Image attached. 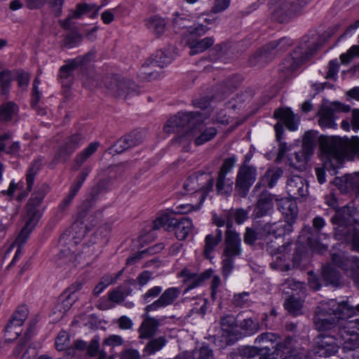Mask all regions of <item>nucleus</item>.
Wrapping results in <instances>:
<instances>
[{
  "mask_svg": "<svg viewBox=\"0 0 359 359\" xmlns=\"http://www.w3.org/2000/svg\"><path fill=\"white\" fill-rule=\"evenodd\" d=\"M320 145L325 155L323 167L316 168V174L320 184L325 182V170L337 174L336 170L342 167L344 158L352 156H359V137L351 139L337 136L320 137Z\"/></svg>",
  "mask_w": 359,
  "mask_h": 359,
  "instance_id": "obj_1",
  "label": "nucleus"
},
{
  "mask_svg": "<svg viewBox=\"0 0 359 359\" xmlns=\"http://www.w3.org/2000/svg\"><path fill=\"white\" fill-rule=\"evenodd\" d=\"M353 308L346 302H337L330 299L321 302L316 309L313 318V325L319 332H329L334 334L339 326L341 322L346 320L353 313Z\"/></svg>",
  "mask_w": 359,
  "mask_h": 359,
  "instance_id": "obj_2",
  "label": "nucleus"
},
{
  "mask_svg": "<svg viewBox=\"0 0 359 359\" xmlns=\"http://www.w3.org/2000/svg\"><path fill=\"white\" fill-rule=\"evenodd\" d=\"M290 338L280 340L279 335L272 332H265L259 334L255 339V343H270L272 345L257 346H244L238 350L241 359H275L278 355L283 353L285 349L289 348Z\"/></svg>",
  "mask_w": 359,
  "mask_h": 359,
  "instance_id": "obj_3",
  "label": "nucleus"
},
{
  "mask_svg": "<svg viewBox=\"0 0 359 359\" xmlns=\"http://www.w3.org/2000/svg\"><path fill=\"white\" fill-rule=\"evenodd\" d=\"M355 213V208L353 205H347L336 211L331 222L337 225L335 229L336 236L346 239L352 237L353 250L359 252V230L354 226L357 222L354 217Z\"/></svg>",
  "mask_w": 359,
  "mask_h": 359,
  "instance_id": "obj_4",
  "label": "nucleus"
},
{
  "mask_svg": "<svg viewBox=\"0 0 359 359\" xmlns=\"http://www.w3.org/2000/svg\"><path fill=\"white\" fill-rule=\"evenodd\" d=\"M48 186L43 184L38 188L31 196L26 205V212L24 215L25 225L22 227L18 239L25 243L32 232L41 217L39 206L42 203L47 194Z\"/></svg>",
  "mask_w": 359,
  "mask_h": 359,
  "instance_id": "obj_5",
  "label": "nucleus"
},
{
  "mask_svg": "<svg viewBox=\"0 0 359 359\" xmlns=\"http://www.w3.org/2000/svg\"><path fill=\"white\" fill-rule=\"evenodd\" d=\"M310 0H271V17L280 23L287 22L300 15Z\"/></svg>",
  "mask_w": 359,
  "mask_h": 359,
  "instance_id": "obj_6",
  "label": "nucleus"
},
{
  "mask_svg": "<svg viewBox=\"0 0 359 359\" xmlns=\"http://www.w3.org/2000/svg\"><path fill=\"white\" fill-rule=\"evenodd\" d=\"M242 253L240 234L234 230L225 231L224 248L222 261V274L227 278L234 269V260Z\"/></svg>",
  "mask_w": 359,
  "mask_h": 359,
  "instance_id": "obj_7",
  "label": "nucleus"
},
{
  "mask_svg": "<svg viewBox=\"0 0 359 359\" xmlns=\"http://www.w3.org/2000/svg\"><path fill=\"white\" fill-rule=\"evenodd\" d=\"M205 118V116L198 111L179 112L166 122L163 130L167 133L176 132L177 137L201 126Z\"/></svg>",
  "mask_w": 359,
  "mask_h": 359,
  "instance_id": "obj_8",
  "label": "nucleus"
},
{
  "mask_svg": "<svg viewBox=\"0 0 359 359\" xmlns=\"http://www.w3.org/2000/svg\"><path fill=\"white\" fill-rule=\"evenodd\" d=\"M273 117L279 121L274 126L276 137L279 142L278 158L281 159L285 154L287 147V143L282 142L284 132L283 124L291 131H294L298 128V120L290 108H279L274 111Z\"/></svg>",
  "mask_w": 359,
  "mask_h": 359,
  "instance_id": "obj_9",
  "label": "nucleus"
},
{
  "mask_svg": "<svg viewBox=\"0 0 359 359\" xmlns=\"http://www.w3.org/2000/svg\"><path fill=\"white\" fill-rule=\"evenodd\" d=\"M318 48V43L309 42L308 39L304 37L293 52L285 57L282 62V70L295 71L301 65L308 60L317 51Z\"/></svg>",
  "mask_w": 359,
  "mask_h": 359,
  "instance_id": "obj_10",
  "label": "nucleus"
},
{
  "mask_svg": "<svg viewBox=\"0 0 359 359\" xmlns=\"http://www.w3.org/2000/svg\"><path fill=\"white\" fill-rule=\"evenodd\" d=\"M292 44V40L287 37H283L278 41H272L255 53L249 62L251 65H255L262 60L285 51Z\"/></svg>",
  "mask_w": 359,
  "mask_h": 359,
  "instance_id": "obj_11",
  "label": "nucleus"
},
{
  "mask_svg": "<svg viewBox=\"0 0 359 359\" xmlns=\"http://www.w3.org/2000/svg\"><path fill=\"white\" fill-rule=\"evenodd\" d=\"M332 262L353 280L359 290V257H348L344 253H334L332 254Z\"/></svg>",
  "mask_w": 359,
  "mask_h": 359,
  "instance_id": "obj_12",
  "label": "nucleus"
},
{
  "mask_svg": "<svg viewBox=\"0 0 359 359\" xmlns=\"http://www.w3.org/2000/svg\"><path fill=\"white\" fill-rule=\"evenodd\" d=\"M257 177V169L255 165H240L235 180V189L238 196L245 198Z\"/></svg>",
  "mask_w": 359,
  "mask_h": 359,
  "instance_id": "obj_13",
  "label": "nucleus"
},
{
  "mask_svg": "<svg viewBox=\"0 0 359 359\" xmlns=\"http://www.w3.org/2000/svg\"><path fill=\"white\" fill-rule=\"evenodd\" d=\"M217 135V130L214 127H210L201 131L196 127L188 133L180 135L176 137L175 141L181 144L184 149L189 147L190 143L194 141L196 146H200L213 139Z\"/></svg>",
  "mask_w": 359,
  "mask_h": 359,
  "instance_id": "obj_14",
  "label": "nucleus"
},
{
  "mask_svg": "<svg viewBox=\"0 0 359 359\" xmlns=\"http://www.w3.org/2000/svg\"><path fill=\"white\" fill-rule=\"evenodd\" d=\"M346 320L341 322V326L334 331L335 339L339 347L344 351H350L359 348V334L352 328H345Z\"/></svg>",
  "mask_w": 359,
  "mask_h": 359,
  "instance_id": "obj_15",
  "label": "nucleus"
},
{
  "mask_svg": "<svg viewBox=\"0 0 359 359\" xmlns=\"http://www.w3.org/2000/svg\"><path fill=\"white\" fill-rule=\"evenodd\" d=\"M350 110V106L338 102L323 105L318 112V124L322 128H335L337 126L335 123V114L339 111L348 112Z\"/></svg>",
  "mask_w": 359,
  "mask_h": 359,
  "instance_id": "obj_16",
  "label": "nucleus"
},
{
  "mask_svg": "<svg viewBox=\"0 0 359 359\" xmlns=\"http://www.w3.org/2000/svg\"><path fill=\"white\" fill-rule=\"evenodd\" d=\"M29 315V309L25 305H21L12 314L7 325L5 327L6 340L13 341L22 332L21 326L24 324Z\"/></svg>",
  "mask_w": 359,
  "mask_h": 359,
  "instance_id": "obj_17",
  "label": "nucleus"
},
{
  "mask_svg": "<svg viewBox=\"0 0 359 359\" xmlns=\"http://www.w3.org/2000/svg\"><path fill=\"white\" fill-rule=\"evenodd\" d=\"M334 334L321 333L313 339V352L319 357H330L338 351Z\"/></svg>",
  "mask_w": 359,
  "mask_h": 359,
  "instance_id": "obj_18",
  "label": "nucleus"
},
{
  "mask_svg": "<svg viewBox=\"0 0 359 359\" xmlns=\"http://www.w3.org/2000/svg\"><path fill=\"white\" fill-rule=\"evenodd\" d=\"M95 53L90 51L83 55H80L70 60L68 64L60 69L59 77L64 86H69L72 81L74 69L90 62L94 57Z\"/></svg>",
  "mask_w": 359,
  "mask_h": 359,
  "instance_id": "obj_19",
  "label": "nucleus"
},
{
  "mask_svg": "<svg viewBox=\"0 0 359 359\" xmlns=\"http://www.w3.org/2000/svg\"><path fill=\"white\" fill-rule=\"evenodd\" d=\"M83 142L84 140L81 134H74L65 138L57 149L54 161H67Z\"/></svg>",
  "mask_w": 359,
  "mask_h": 359,
  "instance_id": "obj_20",
  "label": "nucleus"
},
{
  "mask_svg": "<svg viewBox=\"0 0 359 359\" xmlns=\"http://www.w3.org/2000/svg\"><path fill=\"white\" fill-rule=\"evenodd\" d=\"M180 293L181 290L179 287H172L167 288L161 293V295L156 300L145 307V312L149 313L151 311H156L161 308H165L173 304L180 297Z\"/></svg>",
  "mask_w": 359,
  "mask_h": 359,
  "instance_id": "obj_21",
  "label": "nucleus"
},
{
  "mask_svg": "<svg viewBox=\"0 0 359 359\" xmlns=\"http://www.w3.org/2000/svg\"><path fill=\"white\" fill-rule=\"evenodd\" d=\"M212 273L213 271L212 269L206 270L202 273L198 274L187 269H184L180 273V276L183 278V283L187 287L184 292L186 293L195 287L201 286L205 280L212 276Z\"/></svg>",
  "mask_w": 359,
  "mask_h": 359,
  "instance_id": "obj_22",
  "label": "nucleus"
},
{
  "mask_svg": "<svg viewBox=\"0 0 359 359\" xmlns=\"http://www.w3.org/2000/svg\"><path fill=\"white\" fill-rule=\"evenodd\" d=\"M286 189L290 198L306 197L309 194V185L306 180L297 175H292L288 179Z\"/></svg>",
  "mask_w": 359,
  "mask_h": 359,
  "instance_id": "obj_23",
  "label": "nucleus"
},
{
  "mask_svg": "<svg viewBox=\"0 0 359 359\" xmlns=\"http://www.w3.org/2000/svg\"><path fill=\"white\" fill-rule=\"evenodd\" d=\"M143 140L142 133L133 131L118 140L110 148V153L121 154L124 151L140 144Z\"/></svg>",
  "mask_w": 359,
  "mask_h": 359,
  "instance_id": "obj_24",
  "label": "nucleus"
},
{
  "mask_svg": "<svg viewBox=\"0 0 359 359\" xmlns=\"http://www.w3.org/2000/svg\"><path fill=\"white\" fill-rule=\"evenodd\" d=\"M273 211V195L268 191H262L255 204L252 217L259 219L271 215Z\"/></svg>",
  "mask_w": 359,
  "mask_h": 359,
  "instance_id": "obj_25",
  "label": "nucleus"
},
{
  "mask_svg": "<svg viewBox=\"0 0 359 359\" xmlns=\"http://www.w3.org/2000/svg\"><path fill=\"white\" fill-rule=\"evenodd\" d=\"M142 316L143 321L142 322L138 332L140 339H151L156 334L159 326L161 325V320L163 319H157L148 315L149 313Z\"/></svg>",
  "mask_w": 359,
  "mask_h": 359,
  "instance_id": "obj_26",
  "label": "nucleus"
},
{
  "mask_svg": "<svg viewBox=\"0 0 359 359\" xmlns=\"http://www.w3.org/2000/svg\"><path fill=\"white\" fill-rule=\"evenodd\" d=\"M293 224L287 222L285 220L278 222H268L265 224L262 228L264 233L272 235L276 238H278L285 234L290 233L293 230Z\"/></svg>",
  "mask_w": 359,
  "mask_h": 359,
  "instance_id": "obj_27",
  "label": "nucleus"
},
{
  "mask_svg": "<svg viewBox=\"0 0 359 359\" xmlns=\"http://www.w3.org/2000/svg\"><path fill=\"white\" fill-rule=\"evenodd\" d=\"M171 230L175 231V233L178 240H184L193 229V224L191 219L182 217L180 219L173 218L170 220Z\"/></svg>",
  "mask_w": 359,
  "mask_h": 359,
  "instance_id": "obj_28",
  "label": "nucleus"
},
{
  "mask_svg": "<svg viewBox=\"0 0 359 359\" xmlns=\"http://www.w3.org/2000/svg\"><path fill=\"white\" fill-rule=\"evenodd\" d=\"M215 186V181L212 177H209L207 182L204 185H200L198 183V177L196 176L189 177L184 183V189L187 193H196L200 190H203L204 194H206L213 191Z\"/></svg>",
  "mask_w": 359,
  "mask_h": 359,
  "instance_id": "obj_29",
  "label": "nucleus"
},
{
  "mask_svg": "<svg viewBox=\"0 0 359 359\" xmlns=\"http://www.w3.org/2000/svg\"><path fill=\"white\" fill-rule=\"evenodd\" d=\"M278 206L285 217V221L294 224L298 215L297 202L291 198H282L279 201Z\"/></svg>",
  "mask_w": 359,
  "mask_h": 359,
  "instance_id": "obj_30",
  "label": "nucleus"
},
{
  "mask_svg": "<svg viewBox=\"0 0 359 359\" xmlns=\"http://www.w3.org/2000/svg\"><path fill=\"white\" fill-rule=\"evenodd\" d=\"M283 170L281 168H269L261 178V182H258L255 186L254 190H258L262 184L269 187V189L273 188L276 185L278 180L283 176Z\"/></svg>",
  "mask_w": 359,
  "mask_h": 359,
  "instance_id": "obj_31",
  "label": "nucleus"
},
{
  "mask_svg": "<svg viewBox=\"0 0 359 359\" xmlns=\"http://www.w3.org/2000/svg\"><path fill=\"white\" fill-rule=\"evenodd\" d=\"M115 81V87L111 86V90L117 96H124L126 97L133 93H138V86L130 80L123 79L121 81L116 80Z\"/></svg>",
  "mask_w": 359,
  "mask_h": 359,
  "instance_id": "obj_32",
  "label": "nucleus"
},
{
  "mask_svg": "<svg viewBox=\"0 0 359 359\" xmlns=\"http://www.w3.org/2000/svg\"><path fill=\"white\" fill-rule=\"evenodd\" d=\"M222 231L217 229L215 233L208 234L205 236L203 255L206 258H212V253L222 241Z\"/></svg>",
  "mask_w": 359,
  "mask_h": 359,
  "instance_id": "obj_33",
  "label": "nucleus"
},
{
  "mask_svg": "<svg viewBox=\"0 0 359 359\" xmlns=\"http://www.w3.org/2000/svg\"><path fill=\"white\" fill-rule=\"evenodd\" d=\"M233 181L226 175L217 174L215 189L219 195L229 196L233 191Z\"/></svg>",
  "mask_w": 359,
  "mask_h": 359,
  "instance_id": "obj_34",
  "label": "nucleus"
},
{
  "mask_svg": "<svg viewBox=\"0 0 359 359\" xmlns=\"http://www.w3.org/2000/svg\"><path fill=\"white\" fill-rule=\"evenodd\" d=\"M290 245L287 243L278 248L277 254L280 255L277 256L276 259L270 264L272 269H278L282 271H287L290 269V264L286 262V255L282 254Z\"/></svg>",
  "mask_w": 359,
  "mask_h": 359,
  "instance_id": "obj_35",
  "label": "nucleus"
},
{
  "mask_svg": "<svg viewBox=\"0 0 359 359\" xmlns=\"http://www.w3.org/2000/svg\"><path fill=\"white\" fill-rule=\"evenodd\" d=\"M98 145L97 142H91L84 150L79 153L74 159L73 169L79 170L83 163L96 151Z\"/></svg>",
  "mask_w": 359,
  "mask_h": 359,
  "instance_id": "obj_36",
  "label": "nucleus"
},
{
  "mask_svg": "<svg viewBox=\"0 0 359 359\" xmlns=\"http://www.w3.org/2000/svg\"><path fill=\"white\" fill-rule=\"evenodd\" d=\"M18 107L13 102H7L0 105V122L11 121L18 114Z\"/></svg>",
  "mask_w": 359,
  "mask_h": 359,
  "instance_id": "obj_37",
  "label": "nucleus"
},
{
  "mask_svg": "<svg viewBox=\"0 0 359 359\" xmlns=\"http://www.w3.org/2000/svg\"><path fill=\"white\" fill-rule=\"evenodd\" d=\"M322 276L327 284L337 286L340 283V273L334 269L330 264L325 265L323 267Z\"/></svg>",
  "mask_w": 359,
  "mask_h": 359,
  "instance_id": "obj_38",
  "label": "nucleus"
},
{
  "mask_svg": "<svg viewBox=\"0 0 359 359\" xmlns=\"http://www.w3.org/2000/svg\"><path fill=\"white\" fill-rule=\"evenodd\" d=\"M214 43V39L212 37H205L197 41H193L189 43L190 55H196L202 53Z\"/></svg>",
  "mask_w": 359,
  "mask_h": 359,
  "instance_id": "obj_39",
  "label": "nucleus"
},
{
  "mask_svg": "<svg viewBox=\"0 0 359 359\" xmlns=\"http://www.w3.org/2000/svg\"><path fill=\"white\" fill-rule=\"evenodd\" d=\"M42 162L40 158L36 159L30 164L27 174V189L29 191L32 190L36 175L39 172L41 168Z\"/></svg>",
  "mask_w": 359,
  "mask_h": 359,
  "instance_id": "obj_40",
  "label": "nucleus"
},
{
  "mask_svg": "<svg viewBox=\"0 0 359 359\" xmlns=\"http://www.w3.org/2000/svg\"><path fill=\"white\" fill-rule=\"evenodd\" d=\"M167 344V339L165 337H159L151 339L145 346L144 352L147 355H153L156 352L161 350Z\"/></svg>",
  "mask_w": 359,
  "mask_h": 359,
  "instance_id": "obj_41",
  "label": "nucleus"
},
{
  "mask_svg": "<svg viewBox=\"0 0 359 359\" xmlns=\"http://www.w3.org/2000/svg\"><path fill=\"white\" fill-rule=\"evenodd\" d=\"M147 26L151 32L159 36L165 31V22L164 19L155 16L148 20Z\"/></svg>",
  "mask_w": 359,
  "mask_h": 359,
  "instance_id": "obj_42",
  "label": "nucleus"
},
{
  "mask_svg": "<svg viewBox=\"0 0 359 359\" xmlns=\"http://www.w3.org/2000/svg\"><path fill=\"white\" fill-rule=\"evenodd\" d=\"M163 245L162 243H158V244L154 245L153 246H151L144 250L139 252L135 256H131V257H128L127 259V263L131 264V263L136 262L137 260H140V259L144 257V256L147 254L150 255L156 254V253L159 252L160 251H161L163 250Z\"/></svg>",
  "mask_w": 359,
  "mask_h": 359,
  "instance_id": "obj_43",
  "label": "nucleus"
},
{
  "mask_svg": "<svg viewBox=\"0 0 359 359\" xmlns=\"http://www.w3.org/2000/svg\"><path fill=\"white\" fill-rule=\"evenodd\" d=\"M285 309L291 314L297 316L302 308L301 301L291 294L284 303Z\"/></svg>",
  "mask_w": 359,
  "mask_h": 359,
  "instance_id": "obj_44",
  "label": "nucleus"
},
{
  "mask_svg": "<svg viewBox=\"0 0 359 359\" xmlns=\"http://www.w3.org/2000/svg\"><path fill=\"white\" fill-rule=\"evenodd\" d=\"M172 61L170 52L167 50H158L152 59L151 65L156 67H164Z\"/></svg>",
  "mask_w": 359,
  "mask_h": 359,
  "instance_id": "obj_45",
  "label": "nucleus"
},
{
  "mask_svg": "<svg viewBox=\"0 0 359 359\" xmlns=\"http://www.w3.org/2000/svg\"><path fill=\"white\" fill-rule=\"evenodd\" d=\"M220 325L222 330L228 334L233 333L238 327L237 320L233 315H226L222 317Z\"/></svg>",
  "mask_w": 359,
  "mask_h": 359,
  "instance_id": "obj_46",
  "label": "nucleus"
},
{
  "mask_svg": "<svg viewBox=\"0 0 359 359\" xmlns=\"http://www.w3.org/2000/svg\"><path fill=\"white\" fill-rule=\"evenodd\" d=\"M81 35L77 32H71L65 36L62 46L67 48H72L77 46L81 43Z\"/></svg>",
  "mask_w": 359,
  "mask_h": 359,
  "instance_id": "obj_47",
  "label": "nucleus"
},
{
  "mask_svg": "<svg viewBox=\"0 0 359 359\" xmlns=\"http://www.w3.org/2000/svg\"><path fill=\"white\" fill-rule=\"evenodd\" d=\"M13 79H14V71L5 69L0 72V85L3 94H6L8 92Z\"/></svg>",
  "mask_w": 359,
  "mask_h": 359,
  "instance_id": "obj_48",
  "label": "nucleus"
},
{
  "mask_svg": "<svg viewBox=\"0 0 359 359\" xmlns=\"http://www.w3.org/2000/svg\"><path fill=\"white\" fill-rule=\"evenodd\" d=\"M205 199V196L204 194H201L200 196V201L196 205H193L191 204H183L179 206H177L175 210H173L174 213L184 215L187 214L193 210H198L201 208L203 201Z\"/></svg>",
  "mask_w": 359,
  "mask_h": 359,
  "instance_id": "obj_49",
  "label": "nucleus"
},
{
  "mask_svg": "<svg viewBox=\"0 0 359 359\" xmlns=\"http://www.w3.org/2000/svg\"><path fill=\"white\" fill-rule=\"evenodd\" d=\"M212 221H213V223L217 227H222V226H225L226 231L234 230L228 212H224L223 215H222L220 216L214 215L213 217H212Z\"/></svg>",
  "mask_w": 359,
  "mask_h": 359,
  "instance_id": "obj_50",
  "label": "nucleus"
},
{
  "mask_svg": "<svg viewBox=\"0 0 359 359\" xmlns=\"http://www.w3.org/2000/svg\"><path fill=\"white\" fill-rule=\"evenodd\" d=\"M62 297L63 299L61 303L58 304L57 306V309L62 313H65L67 311H68L73 304L75 302L76 297L72 296V294L67 293L62 294Z\"/></svg>",
  "mask_w": 359,
  "mask_h": 359,
  "instance_id": "obj_51",
  "label": "nucleus"
},
{
  "mask_svg": "<svg viewBox=\"0 0 359 359\" xmlns=\"http://www.w3.org/2000/svg\"><path fill=\"white\" fill-rule=\"evenodd\" d=\"M172 217H170L168 215H163L162 216L156 218L153 222V230H158L161 228H165L168 231L171 230L170 220Z\"/></svg>",
  "mask_w": 359,
  "mask_h": 359,
  "instance_id": "obj_52",
  "label": "nucleus"
},
{
  "mask_svg": "<svg viewBox=\"0 0 359 359\" xmlns=\"http://www.w3.org/2000/svg\"><path fill=\"white\" fill-rule=\"evenodd\" d=\"M231 224L235 221L238 224H243L248 219V212L242 208L228 211Z\"/></svg>",
  "mask_w": 359,
  "mask_h": 359,
  "instance_id": "obj_53",
  "label": "nucleus"
},
{
  "mask_svg": "<svg viewBox=\"0 0 359 359\" xmlns=\"http://www.w3.org/2000/svg\"><path fill=\"white\" fill-rule=\"evenodd\" d=\"M304 288V283L300 281H297L293 278L285 279L281 284V290L289 294L287 289L293 291L302 290Z\"/></svg>",
  "mask_w": 359,
  "mask_h": 359,
  "instance_id": "obj_54",
  "label": "nucleus"
},
{
  "mask_svg": "<svg viewBox=\"0 0 359 359\" xmlns=\"http://www.w3.org/2000/svg\"><path fill=\"white\" fill-rule=\"evenodd\" d=\"M162 291L163 288L161 286H154L142 294L141 299L144 304L149 303L154 299L159 297Z\"/></svg>",
  "mask_w": 359,
  "mask_h": 359,
  "instance_id": "obj_55",
  "label": "nucleus"
},
{
  "mask_svg": "<svg viewBox=\"0 0 359 359\" xmlns=\"http://www.w3.org/2000/svg\"><path fill=\"white\" fill-rule=\"evenodd\" d=\"M236 161L237 158L236 156H232L224 159L218 174L227 176L228 173L232 171Z\"/></svg>",
  "mask_w": 359,
  "mask_h": 359,
  "instance_id": "obj_56",
  "label": "nucleus"
},
{
  "mask_svg": "<svg viewBox=\"0 0 359 359\" xmlns=\"http://www.w3.org/2000/svg\"><path fill=\"white\" fill-rule=\"evenodd\" d=\"M95 7L94 4H79L76 5V10L72 12V17L75 19H79L83 15L91 12Z\"/></svg>",
  "mask_w": 359,
  "mask_h": 359,
  "instance_id": "obj_57",
  "label": "nucleus"
},
{
  "mask_svg": "<svg viewBox=\"0 0 359 359\" xmlns=\"http://www.w3.org/2000/svg\"><path fill=\"white\" fill-rule=\"evenodd\" d=\"M110 184V181L108 179H102L100 180L91 189L90 195L93 196V198H97V196L105 191L109 187Z\"/></svg>",
  "mask_w": 359,
  "mask_h": 359,
  "instance_id": "obj_58",
  "label": "nucleus"
},
{
  "mask_svg": "<svg viewBox=\"0 0 359 359\" xmlns=\"http://www.w3.org/2000/svg\"><path fill=\"white\" fill-rule=\"evenodd\" d=\"M240 327L247 334H252L258 330V324L251 318L244 319L241 322Z\"/></svg>",
  "mask_w": 359,
  "mask_h": 359,
  "instance_id": "obj_59",
  "label": "nucleus"
},
{
  "mask_svg": "<svg viewBox=\"0 0 359 359\" xmlns=\"http://www.w3.org/2000/svg\"><path fill=\"white\" fill-rule=\"evenodd\" d=\"M14 79L17 80L20 88H27L29 81V75L22 69L14 71Z\"/></svg>",
  "mask_w": 359,
  "mask_h": 359,
  "instance_id": "obj_60",
  "label": "nucleus"
},
{
  "mask_svg": "<svg viewBox=\"0 0 359 359\" xmlns=\"http://www.w3.org/2000/svg\"><path fill=\"white\" fill-rule=\"evenodd\" d=\"M346 184L347 187L351 188L355 193L359 194V171L348 176Z\"/></svg>",
  "mask_w": 359,
  "mask_h": 359,
  "instance_id": "obj_61",
  "label": "nucleus"
},
{
  "mask_svg": "<svg viewBox=\"0 0 359 359\" xmlns=\"http://www.w3.org/2000/svg\"><path fill=\"white\" fill-rule=\"evenodd\" d=\"M124 344L123 337L118 334H110L103 340V344L108 346H119Z\"/></svg>",
  "mask_w": 359,
  "mask_h": 359,
  "instance_id": "obj_62",
  "label": "nucleus"
},
{
  "mask_svg": "<svg viewBox=\"0 0 359 359\" xmlns=\"http://www.w3.org/2000/svg\"><path fill=\"white\" fill-rule=\"evenodd\" d=\"M249 293L244 292L235 294L233 298V304L237 307H243L248 304Z\"/></svg>",
  "mask_w": 359,
  "mask_h": 359,
  "instance_id": "obj_63",
  "label": "nucleus"
},
{
  "mask_svg": "<svg viewBox=\"0 0 359 359\" xmlns=\"http://www.w3.org/2000/svg\"><path fill=\"white\" fill-rule=\"evenodd\" d=\"M114 280L110 276H105L102 277L100 282L95 287L94 294L99 295L108 285L111 284Z\"/></svg>",
  "mask_w": 359,
  "mask_h": 359,
  "instance_id": "obj_64",
  "label": "nucleus"
}]
</instances>
